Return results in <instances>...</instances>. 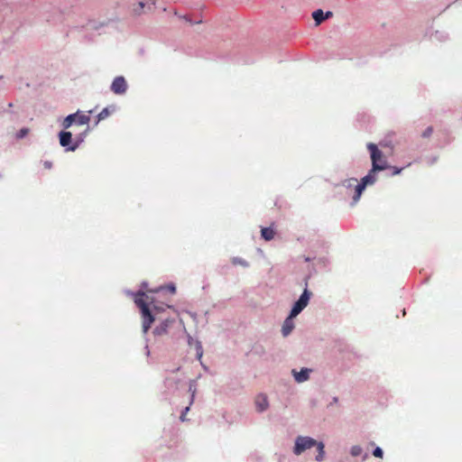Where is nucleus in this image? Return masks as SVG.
<instances>
[{"label":"nucleus","instance_id":"393cba45","mask_svg":"<svg viewBox=\"0 0 462 462\" xmlns=\"http://www.w3.org/2000/svg\"><path fill=\"white\" fill-rule=\"evenodd\" d=\"M183 19L188 22V23H190V20L187 17V16H184Z\"/></svg>","mask_w":462,"mask_h":462},{"label":"nucleus","instance_id":"20e7f679","mask_svg":"<svg viewBox=\"0 0 462 462\" xmlns=\"http://www.w3.org/2000/svg\"><path fill=\"white\" fill-rule=\"evenodd\" d=\"M367 149L370 152L373 169L369 173H373L375 171H383L387 168V162L383 152L378 149L374 143H368Z\"/></svg>","mask_w":462,"mask_h":462},{"label":"nucleus","instance_id":"a878e982","mask_svg":"<svg viewBox=\"0 0 462 462\" xmlns=\"http://www.w3.org/2000/svg\"><path fill=\"white\" fill-rule=\"evenodd\" d=\"M139 6H140V8H143V3H139Z\"/></svg>","mask_w":462,"mask_h":462},{"label":"nucleus","instance_id":"6ab92c4d","mask_svg":"<svg viewBox=\"0 0 462 462\" xmlns=\"http://www.w3.org/2000/svg\"><path fill=\"white\" fill-rule=\"evenodd\" d=\"M28 129L27 128H22L19 133L17 134V136L18 138H23L27 134H28Z\"/></svg>","mask_w":462,"mask_h":462},{"label":"nucleus","instance_id":"f257e3e1","mask_svg":"<svg viewBox=\"0 0 462 462\" xmlns=\"http://www.w3.org/2000/svg\"><path fill=\"white\" fill-rule=\"evenodd\" d=\"M134 300L141 310L143 331L146 334L154 321V317L151 311V306H152L154 310H157V307L154 305L152 298L143 291L134 293Z\"/></svg>","mask_w":462,"mask_h":462},{"label":"nucleus","instance_id":"5701e85b","mask_svg":"<svg viewBox=\"0 0 462 462\" xmlns=\"http://www.w3.org/2000/svg\"><path fill=\"white\" fill-rule=\"evenodd\" d=\"M333 16V13L330 12V11H328L326 14H324V21L332 17Z\"/></svg>","mask_w":462,"mask_h":462},{"label":"nucleus","instance_id":"bb28decb","mask_svg":"<svg viewBox=\"0 0 462 462\" xmlns=\"http://www.w3.org/2000/svg\"><path fill=\"white\" fill-rule=\"evenodd\" d=\"M305 261H306V262H309V261H310V258L306 257V258H305Z\"/></svg>","mask_w":462,"mask_h":462},{"label":"nucleus","instance_id":"4be33fe9","mask_svg":"<svg viewBox=\"0 0 462 462\" xmlns=\"http://www.w3.org/2000/svg\"><path fill=\"white\" fill-rule=\"evenodd\" d=\"M43 166H44V170H51V166H52V163L49 161H45L43 162Z\"/></svg>","mask_w":462,"mask_h":462},{"label":"nucleus","instance_id":"cd10ccee","mask_svg":"<svg viewBox=\"0 0 462 462\" xmlns=\"http://www.w3.org/2000/svg\"><path fill=\"white\" fill-rule=\"evenodd\" d=\"M394 173L399 174L400 171H395Z\"/></svg>","mask_w":462,"mask_h":462},{"label":"nucleus","instance_id":"9b49d317","mask_svg":"<svg viewBox=\"0 0 462 462\" xmlns=\"http://www.w3.org/2000/svg\"><path fill=\"white\" fill-rule=\"evenodd\" d=\"M173 319H166L165 320H163L160 325H158L154 330H153V333L154 335H157V336H162V335H165L168 333V328L170 327L171 324L173 323Z\"/></svg>","mask_w":462,"mask_h":462},{"label":"nucleus","instance_id":"a211bd4d","mask_svg":"<svg viewBox=\"0 0 462 462\" xmlns=\"http://www.w3.org/2000/svg\"><path fill=\"white\" fill-rule=\"evenodd\" d=\"M373 455L376 457H380L382 458L383 457V452L381 448H375L374 450L373 451Z\"/></svg>","mask_w":462,"mask_h":462},{"label":"nucleus","instance_id":"6e6552de","mask_svg":"<svg viewBox=\"0 0 462 462\" xmlns=\"http://www.w3.org/2000/svg\"><path fill=\"white\" fill-rule=\"evenodd\" d=\"M60 137V143L63 147H69L68 150L69 151H75L77 148V145L69 146L72 140V134L70 132L67 131H61L59 134Z\"/></svg>","mask_w":462,"mask_h":462},{"label":"nucleus","instance_id":"9d476101","mask_svg":"<svg viewBox=\"0 0 462 462\" xmlns=\"http://www.w3.org/2000/svg\"><path fill=\"white\" fill-rule=\"evenodd\" d=\"M310 372L311 370L308 368H302L300 372L293 369L292 374L297 383H303L309 380Z\"/></svg>","mask_w":462,"mask_h":462},{"label":"nucleus","instance_id":"412c9836","mask_svg":"<svg viewBox=\"0 0 462 462\" xmlns=\"http://www.w3.org/2000/svg\"><path fill=\"white\" fill-rule=\"evenodd\" d=\"M432 131H433L432 127H430H430H428V128L424 131V133L422 134V135H423L424 137H429V136H430V134H432Z\"/></svg>","mask_w":462,"mask_h":462},{"label":"nucleus","instance_id":"dca6fc26","mask_svg":"<svg viewBox=\"0 0 462 462\" xmlns=\"http://www.w3.org/2000/svg\"><path fill=\"white\" fill-rule=\"evenodd\" d=\"M231 262H232V263L234 265H242V266H245V267L248 266V263L246 261H245L244 259L239 258V257L232 258Z\"/></svg>","mask_w":462,"mask_h":462},{"label":"nucleus","instance_id":"7ed1b4c3","mask_svg":"<svg viewBox=\"0 0 462 462\" xmlns=\"http://www.w3.org/2000/svg\"><path fill=\"white\" fill-rule=\"evenodd\" d=\"M375 181L374 175H365L360 181L356 178H350L346 180L348 189L354 188L353 201L356 203L367 184H373Z\"/></svg>","mask_w":462,"mask_h":462},{"label":"nucleus","instance_id":"aec40b11","mask_svg":"<svg viewBox=\"0 0 462 462\" xmlns=\"http://www.w3.org/2000/svg\"><path fill=\"white\" fill-rule=\"evenodd\" d=\"M189 407H186L185 410L182 411L180 419L181 421H185L187 420V418H186V415H187V412L189 411Z\"/></svg>","mask_w":462,"mask_h":462},{"label":"nucleus","instance_id":"39448f33","mask_svg":"<svg viewBox=\"0 0 462 462\" xmlns=\"http://www.w3.org/2000/svg\"><path fill=\"white\" fill-rule=\"evenodd\" d=\"M90 117L88 115L77 112L75 114L69 115L62 122V126L67 129L69 128L74 123L78 125H86L85 132L88 131V124Z\"/></svg>","mask_w":462,"mask_h":462},{"label":"nucleus","instance_id":"ddd939ff","mask_svg":"<svg viewBox=\"0 0 462 462\" xmlns=\"http://www.w3.org/2000/svg\"><path fill=\"white\" fill-rule=\"evenodd\" d=\"M274 231L272 227H263L261 230L262 237L266 241H271L274 237Z\"/></svg>","mask_w":462,"mask_h":462},{"label":"nucleus","instance_id":"1a4fd4ad","mask_svg":"<svg viewBox=\"0 0 462 462\" xmlns=\"http://www.w3.org/2000/svg\"><path fill=\"white\" fill-rule=\"evenodd\" d=\"M254 403H255L257 411L260 412L267 410V408L269 407L267 396L263 393L258 394L256 396Z\"/></svg>","mask_w":462,"mask_h":462},{"label":"nucleus","instance_id":"2eb2a0df","mask_svg":"<svg viewBox=\"0 0 462 462\" xmlns=\"http://www.w3.org/2000/svg\"><path fill=\"white\" fill-rule=\"evenodd\" d=\"M111 114V111L108 107H106L104 108L98 115H97V124L101 121V120H104L106 119V117H108Z\"/></svg>","mask_w":462,"mask_h":462},{"label":"nucleus","instance_id":"f8f14e48","mask_svg":"<svg viewBox=\"0 0 462 462\" xmlns=\"http://www.w3.org/2000/svg\"><path fill=\"white\" fill-rule=\"evenodd\" d=\"M293 319L294 318H291L290 314L289 317L284 320L282 328V332L284 337L288 336L292 331L294 328Z\"/></svg>","mask_w":462,"mask_h":462},{"label":"nucleus","instance_id":"f3484780","mask_svg":"<svg viewBox=\"0 0 462 462\" xmlns=\"http://www.w3.org/2000/svg\"><path fill=\"white\" fill-rule=\"evenodd\" d=\"M362 451H363L362 448L360 446L356 445V446H353L351 448L350 453L353 457H358L362 454Z\"/></svg>","mask_w":462,"mask_h":462},{"label":"nucleus","instance_id":"b1692460","mask_svg":"<svg viewBox=\"0 0 462 462\" xmlns=\"http://www.w3.org/2000/svg\"><path fill=\"white\" fill-rule=\"evenodd\" d=\"M168 289L171 293H174L176 290L174 285H169Z\"/></svg>","mask_w":462,"mask_h":462},{"label":"nucleus","instance_id":"0eeeda50","mask_svg":"<svg viewBox=\"0 0 462 462\" xmlns=\"http://www.w3.org/2000/svg\"><path fill=\"white\" fill-rule=\"evenodd\" d=\"M127 82L123 76L116 77L111 84V91L116 95H123L127 90Z\"/></svg>","mask_w":462,"mask_h":462},{"label":"nucleus","instance_id":"f03ea898","mask_svg":"<svg viewBox=\"0 0 462 462\" xmlns=\"http://www.w3.org/2000/svg\"><path fill=\"white\" fill-rule=\"evenodd\" d=\"M314 446H316L318 449L316 460L322 461L325 456L324 444L322 442H317L314 439L310 437L299 436L295 440L293 453L299 456L305 450L310 449Z\"/></svg>","mask_w":462,"mask_h":462},{"label":"nucleus","instance_id":"423d86ee","mask_svg":"<svg viewBox=\"0 0 462 462\" xmlns=\"http://www.w3.org/2000/svg\"><path fill=\"white\" fill-rule=\"evenodd\" d=\"M311 292L305 288L300 299L294 303L291 310V318H296L309 304Z\"/></svg>","mask_w":462,"mask_h":462},{"label":"nucleus","instance_id":"4468645a","mask_svg":"<svg viewBox=\"0 0 462 462\" xmlns=\"http://www.w3.org/2000/svg\"><path fill=\"white\" fill-rule=\"evenodd\" d=\"M312 17L316 24H320L324 21V13L321 9H318L312 13Z\"/></svg>","mask_w":462,"mask_h":462}]
</instances>
